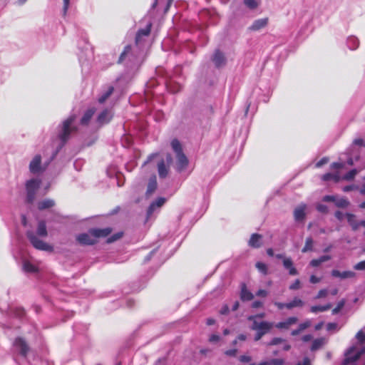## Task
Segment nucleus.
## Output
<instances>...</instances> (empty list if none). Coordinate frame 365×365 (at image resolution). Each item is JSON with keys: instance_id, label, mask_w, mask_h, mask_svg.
I'll use <instances>...</instances> for the list:
<instances>
[{"instance_id": "4", "label": "nucleus", "mask_w": 365, "mask_h": 365, "mask_svg": "<svg viewBox=\"0 0 365 365\" xmlns=\"http://www.w3.org/2000/svg\"><path fill=\"white\" fill-rule=\"evenodd\" d=\"M365 355V347L359 351L356 347H351L346 353L345 358L342 361V365L352 364L356 361L361 355Z\"/></svg>"}, {"instance_id": "39", "label": "nucleus", "mask_w": 365, "mask_h": 365, "mask_svg": "<svg viewBox=\"0 0 365 365\" xmlns=\"http://www.w3.org/2000/svg\"><path fill=\"white\" fill-rule=\"evenodd\" d=\"M356 338L361 344L365 343V329L358 331L356 335Z\"/></svg>"}, {"instance_id": "17", "label": "nucleus", "mask_w": 365, "mask_h": 365, "mask_svg": "<svg viewBox=\"0 0 365 365\" xmlns=\"http://www.w3.org/2000/svg\"><path fill=\"white\" fill-rule=\"evenodd\" d=\"M283 266L284 267L289 271V274L290 275H297L298 274V271L294 267L293 262L290 257L284 258L283 259Z\"/></svg>"}, {"instance_id": "32", "label": "nucleus", "mask_w": 365, "mask_h": 365, "mask_svg": "<svg viewBox=\"0 0 365 365\" xmlns=\"http://www.w3.org/2000/svg\"><path fill=\"white\" fill-rule=\"evenodd\" d=\"M349 201L345 197H336L335 205L340 208H346L349 205Z\"/></svg>"}, {"instance_id": "14", "label": "nucleus", "mask_w": 365, "mask_h": 365, "mask_svg": "<svg viewBox=\"0 0 365 365\" xmlns=\"http://www.w3.org/2000/svg\"><path fill=\"white\" fill-rule=\"evenodd\" d=\"M268 24V18L259 19L255 20L249 27V30L257 31L267 26Z\"/></svg>"}, {"instance_id": "24", "label": "nucleus", "mask_w": 365, "mask_h": 365, "mask_svg": "<svg viewBox=\"0 0 365 365\" xmlns=\"http://www.w3.org/2000/svg\"><path fill=\"white\" fill-rule=\"evenodd\" d=\"M331 257L330 255H323L318 259H314L311 260L309 264L314 267H319L322 263L331 259Z\"/></svg>"}, {"instance_id": "60", "label": "nucleus", "mask_w": 365, "mask_h": 365, "mask_svg": "<svg viewBox=\"0 0 365 365\" xmlns=\"http://www.w3.org/2000/svg\"><path fill=\"white\" fill-rule=\"evenodd\" d=\"M209 340L211 342H217L220 340V336L217 334H212L210 336Z\"/></svg>"}, {"instance_id": "9", "label": "nucleus", "mask_w": 365, "mask_h": 365, "mask_svg": "<svg viewBox=\"0 0 365 365\" xmlns=\"http://www.w3.org/2000/svg\"><path fill=\"white\" fill-rule=\"evenodd\" d=\"M346 217L347 218V221L349 225L351 227L354 231L357 230L360 226H363L365 227V220H361L358 222L356 220V215L351 213H346Z\"/></svg>"}, {"instance_id": "46", "label": "nucleus", "mask_w": 365, "mask_h": 365, "mask_svg": "<svg viewBox=\"0 0 365 365\" xmlns=\"http://www.w3.org/2000/svg\"><path fill=\"white\" fill-rule=\"evenodd\" d=\"M331 179H334L335 181H338L339 180L338 176L330 174V173L324 174L322 176V180H323L327 181V180H329Z\"/></svg>"}, {"instance_id": "37", "label": "nucleus", "mask_w": 365, "mask_h": 365, "mask_svg": "<svg viewBox=\"0 0 365 365\" xmlns=\"http://www.w3.org/2000/svg\"><path fill=\"white\" fill-rule=\"evenodd\" d=\"M324 344V339H317L314 340L312 344L311 350L315 351L318 349H319Z\"/></svg>"}, {"instance_id": "43", "label": "nucleus", "mask_w": 365, "mask_h": 365, "mask_svg": "<svg viewBox=\"0 0 365 365\" xmlns=\"http://www.w3.org/2000/svg\"><path fill=\"white\" fill-rule=\"evenodd\" d=\"M349 46L351 49H356L359 46V41L355 37H351L348 41Z\"/></svg>"}, {"instance_id": "51", "label": "nucleus", "mask_w": 365, "mask_h": 365, "mask_svg": "<svg viewBox=\"0 0 365 365\" xmlns=\"http://www.w3.org/2000/svg\"><path fill=\"white\" fill-rule=\"evenodd\" d=\"M327 294H328L327 289H321L318 292V294H317V295L316 297V299H320V298L325 297H327Z\"/></svg>"}, {"instance_id": "52", "label": "nucleus", "mask_w": 365, "mask_h": 365, "mask_svg": "<svg viewBox=\"0 0 365 365\" xmlns=\"http://www.w3.org/2000/svg\"><path fill=\"white\" fill-rule=\"evenodd\" d=\"M317 209L318 211L323 212V213H326L328 211V208H327V205H323V204H319L317 206Z\"/></svg>"}, {"instance_id": "28", "label": "nucleus", "mask_w": 365, "mask_h": 365, "mask_svg": "<svg viewBox=\"0 0 365 365\" xmlns=\"http://www.w3.org/2000/svg\"><path fill=\"white\" fill-rule=\"evenodd\" d=\"M240 297L243 301H250L254 298V295L244 285L241 290Z\"/></svg>"}, {"instance_id": "40", "label": "nucleus", "mask_w": 365, "mask_h": 365, "mask_svg": "<svg viewBox=\"0 0 365 365\" xmlns=\"http://www.w3.org/2000/svg\"><path fill=\"white\" fill-rule=\"evenodd\" d=\"M255 266H256L257 269L262 274H267V267L264 263L258 262L256 263Z\"/></svg>"}, {"instance_id": "23", "label": "nucleus", "mask_w": 365, "mask_h": 365, "mask_svg": "<svg viewBox=\"0 0 365 365\" xmlns=\"http://www.w3.org/2000/svg\"><path fill=\"white\" fill-rule=\"evenodd\" d=\"M55 202L51 199H45L38 203V209L43 210L53 207Z\"/></svg>"}, {"instance_id": "12", "label": "nucleus", "mask_w": 365, "mask_h": 365, "mask_svg": "<svg viewBox=\"0 0 365 365\" xmlns=\"http://www.w3.org/2000/svg\"><path fill=\"white\" fill-rule=\"evenodd\" d=\"M298 322L296 317H291L283 322L277 323L274 327L280 329H288L291 326L295 324Z\"/></svg>"}, {"instance_id": "5", "label": "nucleus", "mask_w": 365, "mask_h": 365, "mask_svg": "<svg viewBox=\"0 0 365 365\" xmlns=\"http://www.w3.org/2000/svg\"><path fill=\"white\" fill-rule=\"evenodd\" d=\"M40 186V180L37 179H31L26 182V200L29 203H32L36 197V192Z\"/></svg>"}, {"instance_id": "1", "label": "nucleus", "mask_w": 365, "mask_h": 365, "mask_svg": "<svg viewBox=\"0 0 365 365\" xmlns=\"http://www.w3.org/2000/svg\"><path fill=\"white\" fill-rule=\"evenodd\" d=\"M171 147L175 153L177 159V170L180 172L184 170L188 165V159L182 152V145L179 140L174 139L171 142Z\"/></svg>"}, {"instance_id": "6", "label": "nucleus", "mask_w": 365, "mask_h": 365, "mask_svg": "<svg viewBox=\"0 0 365 365\" xmlns=\"http://www.w3.org/2000/svg\"><path fill=\"white\" fill-rule=\"evenodd\" d=\"M274 324L272 322L262 321L257 322L254 321L251 326V329L255 331H258L259 333H263V335L269 333L270 330L272 329Z\"/></svg>"}, {"instance_id": "19", "label": "nucleus", "mask_w": 365, "mask_h": 365, "mask_svg": "<svg viewBox=\"0 0 365 365\" xmlns=\"http://www.w3.org/2000/svg\"><path fill=\"white\" fill-rule=\"evenodd\" d=\"M112 118V113L111 111L109 110H104L103 112H101L99 115L98 116V122L100 124H105L110 121V120Z\"/></svg>"}, {"instance_id": "48", "label": "nucleus", "mask_w": 365, "mask_h": 365, "mask_svg": "<svg viewBox=\"0 0 365 365\" xmlns=\"http://www.w3.org/2000/svg\"><path fill=\"white\" fill-rule=\"evenodd\" d=\"M354 268L356 270H365V260L356 264Z\"/></svg>"}, {"instance_id": "44", "label": "nucleus", "mask_w": 365, "mask_h": 365, "mask_svg": "<svg viewBox=\"0 0 365 365\" xmlns=\"http://www.w3.org/2000/svg\"><path fill=\"white\" fill-rule=\"evenodd\" d=\"M285 340L280 337H274L267 344V346H274L284 342Z\"/></svg>"}, {"instance_id": "61", "label": "nucleus", "mask_w": 365, "mask_h": 365, "mask_svg": "<svg viewBox=\"0 0 365 365\" xmlns=\"http://www.w3.org/2000/svg\"><path fill=\"white\" fill-rule=\"evenodd\" d=\"M334 215L339 220H343L344 214L341 211H336Z\"/></svg>"}, {"instance_id": "64", "label": "nucleus", "mask_w": 365, "mask_h": 365, "mask_svg": "<svg viewBox=\"0 0 365 365\" xmlns=\"http://www.w3.org/2000/svg\"><path fill=\"white\" fill-rule=\"evenodd\" d=\"M297 365H310V361L308 358H305L302 363H298Z\"/></svg>"}, {"instance_id": "59", "label": "nucleus", "mask_w": 365, "mask_h": 365, "mask_svg": "<svg viewBox=\"0 0 365 365\" xmlns=\"http://www.w3.org/2000/svg\"><path fill=\"white\" fill-rule=\"evenodd\" d=\"M256 295L257 297H264L267 295V292L264 289H259Z\"/></svg>"}, {"instance_id": "33", "label": "nucleus", "mask_w": 365, "mask_h": 365, "mask_svg": "<svg viewBox=\"0 0 365 365\" xmlns=\"http://www.w3.org/2000/svg\"><path fill=\"white\" fill-rule=\"evenodd\" d=\"M132 48L130 46H126L123 51V53L120 54L119 57L118 62L121 63L124 59H125L127 57H130L132 56L131 53Z\"/></svg>"}, {"instance_id": "15", "label": "nucleus", "mask_w": 365, "mask_h": 365, "mask_svg": "<svg viewBox=\"0 0 365 365\" xmlns=\"http://www.w3.org/2000/svg\"><path fill=\"white\" fill-rule=\"evenodd\" d=\"M212 60L217 68L223 66L226 63L225 56L218 50L215 51Z\"/></svg>"}, {"instance_id": "30", "label": "nucleus", "mask_w": 365, "mask_h": 365, "mask_svg": "<svg viewBox=\"0 0 365 365\" xmlns=\"http://www.w3.org/2000/svg\"><path fill=\"white\" fill-rule=\"evenodd\" d=\"M158 174L160 178H165L168 173V169L166 168L163 160L158 165Z\"/></svg>"}, {"instance_id": "63", "label": "nucleus", "mask_w": 365, "mask_h": 365, "mask_svg": "<svg viewBox=\"0 0 365 365\" xmlns=\"http://www.w3.org/2000/svg\"><path fill=\"white\" fill-rule=\"evenodd\" d=\"M229 312V307L225 305L220 310L221 314H227Z\"/></svg>"}, {"instance_id": "50", "label": "nucleus", "mask_w": 365, "mask_h": 365, "mask_svg": "<svg viewBox=\"0 0 365 365\" xmlns=\"http://www.w3.org/2000/svg\"><path fill=\"white\" fill-rule=\"evenodd\" d=\"M336 197V195H325L322 200L324 202H334L335 203Z\"/></svg>"}, {"instance_id": "18", "label": "nucleus", "mask_w": 365, "mask_h": 365, "mask_svg": "<svg viewBox=\"0 0 365 365\" xmlns=\"http://www.w3.org/2000/svg\"><path fill=\"white\" fill-rule=\"evenodd\" d=\"M150 28L151 24H149L145 29L138 31L135 37V43L137 46L140 44L143 37L148 36L149 35L150 32Z\"/></svg>"}, {"instance_id": "11", "label": "nucleus", "mask_w": 365, "mask_h": 365, "mask_svg": "<svg viewBox=\"0 0 365 365\" xmlns=\"http://www.w3.org/2000/svg\"><path fill=\"white\" fill-rule=\"evenodd\" d=\"M165 202V199L164 197H159L155 201L153 202L147 211L148 217H150L155 211L161 207Z\"/></svg>"}, {"instance_id": "38", "label": "nucleus", "mask_w": 365, "mask_h": 365, "mask_svg": "<svg viewBox=\"0 0 365 365\" xmlns=\"http://www.w3.org/2000/svg\"><path fill=\"white\" fill-rule=\"evenodd\" d=\"M244 4L250 9H255L259 5L258 1L256 0H244Z\"/></svg>"}, {"instance_id": "57", "label": "nucleus", "mask_w": 365, "mask_h": 365, "mask_svg": "<svg viewBox=\"0 0 365 365\" xmlns=\"http://www.w3.org/2000/svg\"><path fill=\"white\" fill-rule=\"evenodd\" d=\"M274 304L279 309H282L284 308H287V303H282V302H275L274 303Z\"/></svg>"}, {"instance_id": "55", "label": "nucleus", "mask_w": 365, "mask_h": 365, "mask_svg": "<svg viewBox=\"0 0 365 365\" xmlns=\"http://www.w3.org/2000/svg\"><path fill=\"white\" fill-rule=\"evenodd\" d=\"M358 189V186L356 185H347L343 187V191L349 192L353 190Z\"/></svg>"}, {"instance_id": "22", "label": "nucleus", "mask_w": 365, "mask_h": 365, "mask_svg": "<svg viewBox=\"0 0 365 365\" xmlns=\"http://www.w3.org/2000/svg\"><path fill=\"white\" fill-rule=\"evenodd\" d=\"M261 240L262 235L258 234H252L249 240V245L255 248H258L262 245Z\"/></svg>"}, {"instance_id": "8", "label": "nucleus", "mask_w": 365, "mask_h": 365, "mask_svg": "<svg viewBox=\"0 0 365 365\" xmlns=\"http://www.w3.org/2000/svg\"><path fill=\"white\" fill-rule=\"evenodd\" d=\"M14 346L15 349L18 351L19 354L23 356H26L29 351V346L27 343L24 339L20 337L16 339L14 343Z\"/></svg>"}, {"instance_id": "7", "label": "nucleus", "mask_w": 365, "mask_h": 365, "mask_svg": "<svg viewBox=\"0 0 365 365\" xmlns=\"http://www.w3.org/2000/svg\"><path fill=\"white\" fill-rule=\"evenodd\" d=\"M46 167L41 165V157L40 155H36L34 157L29 164V170L34 174L43 172Z\"/></svg>"}, {"instance_id": "26", "label": "nucleus", "mask_w": 365, "mask_h": 365, "mask_svg": "<svg viewBox=\"0 0 365 365\" xmlns=\"http://www.w3.org/2000/svg\"><path fill=\"white\" fill-rule=\"evenodd\" d=\"M156 188H157V181H156L155 176H154L153 178H150L149 180L146 195L148 196L152 195L155 192Z\"/></svg>"}, {"instance_id": "54", "label": "nucleus", "mask_w": 365, "mask_h": 365, "mask_svg": "<svg viewBox=\"0 0 365 365\" xmlns=\"http://www.w3.org/2000/svg\"><path fill=\"white\" fill-rule=\"evenodd\" d=\"M309 281L312 284H317L319 283L321 281L320 277H317L315 275H312L309 278Z\"/></svg>"}, {"instance_id": "31", "label": "nucleus", "mask_w": 365, "mask_h": 365, "mask_svg": "<svg viewBox=\"0 0 365 365\" xmlns=\"http://www.w3.org/2000/svg\"><path fill=\"white\" fill-rule=\"evenodd\" d=\"M113 91H114L113 87L109 86L108 88L107 91H106L104 93H103L101 95V96L98 98V102L100 103H104L110 96V95L113 93Z\"/></svg>"}, {"instance_id": "34", "label": "nucleus", "mask_w": 365, "mask_h": 365, "mask_svg": "<svg viewBox=\"0 0 365 365\" xmlns=\"http://www.w3.org/2000/svg\"><path fill=\"white\" fill-rule=\"evenodd\" d=\"M23 269L26 272L34 273L37 272V267L30 262L25 261L23 264Z\"/></svg>"}, {"instance_id": "53", "label": "nucleus", "mask_w": 365, "mask_h": 365, "mask_svg": "<svg viewBox=\"0 0 365 365\" xmlns=\"http://www.w3.org/2000/svg\"><path fill=\"white\" fill-rule=\"evenodd\" d=\"M63 14L66 15L67 11L68 9V7H69L70 0H63Z\"/></svg>"}, {"instance_id": "27", "label": "nucleus", "mask_w": 365, "mask_h": 365, "mask_svg": "<svg viewBox=\"0 0 365 365\" xmlns=\"http://www.w3.org/2000/svg\"><path fill=\"white\" fill-rule=\"evenodd\" d=\"M36 233L40 237H46L48 235L46 222L41 220L38 224Z\"/></svg>"}, {"instance_id": "29", "label": "nucleus", "mask_w": 365, "mask_h": 365, "mask_svg": "<svg viewBox=\"0 0 365 365\" xmlns=\"http://www.w3.org/2000/svg\"><path fill=\"white\" fill-rule=\"evenodd\" d=\"M311 326V322L309 321H307L305 322L301 323L297 329L292 330L291 334L292 336L298 335L301 331L306 329L307 328Z\"/></svg>"}, {"instance_id": "35", "label": "nucleus", "mask_w": 365, "mask_h": 365, "mask_svg": "<svg viewBox=\"0 0 365 365\" xmlns=\"http://www.w3.org/2000/svg\"><path fill=\"white\" fill-rule=\"evenodd\" d=\"M314 241L312 237H307L305 241L304 247L302 248V252L303 253L312 251L313 250Z\"/></svg>"}, {"instance_id": "21", "label": "nucleus", "mask_w": 365, "mask_h": 365, "mask_svg": "<svg viewBox=\"0 0 365 365\" xmlns=\"http://www.w3.org/2000/svg\"><path fill=\"white\" fill-rule=\"evenodd\" d=\"M96 112V109L94 108H88L83 115V117L81 119V124L83 125H86L91 120V118L93 117V114Z\"/></svg>"}, {"instance_id": "10", "label": "nucleus", "mask_w": 365, "mask_h": 365, "mask_svg": "<svg viewBox=\"0 0 365 365\" xmlns=\"http://www.w3.org/2000/svg\"><path fill=\"white\" fill-rule=\"evenodd\" d=\"M78 242L81 245H93L96 242V240L93 235L89 233L81 234L77 237Z\"/></svg>"}, {"instance_id": "42", "label": "nucleus", "mask_w": 365, "mask_h": 365, "mask_svg": "<svg viewBox=\"0 0 365 365\" xmlns=\"http://www.w3.org/2000/svg\"><path fill=\"white\" fill-rule=\"evenodd\" d=\"M358 173L357 170L353 169L350 170L349 173H347L344 177L343 179L346 180H351L354 179V178L356 176V175Z\"/></svg>"}, {"instance_id": "2", "label": "nucleus", "mask_w": 365, "mask_h": 365, "mask_svg": "<svg viewBox=\"0 0 365 365\" xmlns=\"http://www.w3.org/2000/svg\"><path fill=\"white\" fill-rule=\"evenodd\" d=\"M76 116L72 115L63 122L62 126L58 133V138L64 144L69 138L70 134L76 130V128L73 125Z\"/></svg>"}, {"instance_id": "3", "label": "nucleus", "mask_w": 365, "mask_h": 365, "mask_svg": "<svg viewBox=\"0 0 365 365\" xmlns=\"http://www.w3.org/2000/svg\"><path fill=\"white\" fill-rule=\"evenodd\" d=\"M27 237L29 238L31 245L37 250L52 252L53 248L51 245L46 243L41 240H39L33 232L29 231L26 233Z\"/></svg>"}, {"instance_id": "41", "label": "nucleus", "mask_w": 365, "mask_h": 365, "mask_svg": "<svg viewBox=\"0 0 365 365\" xmlns=\"http://www.w3.org/2000/svg\"><path fill=\"white\" fill-rule=\"evenodd\" d=\"M262 363H266L267 365H283L284 361L282 359H274L270 361H262Z\"/></svg>"}, {"instance_id": "62", "label": "nucleus", "mask_w": 365, "mask_h": 365, "mask_svg": "<svg viewBox=\"0 0 365 365\" xmlns=\"http://www.w3.org/2000/svg\"><path fill=\"white\" fill-rule=\"evenodd\" d=\"M328 162V160L327 158H322L319 162L317 163V167H321L324 164L327 163Z\"/></svg>"}, {"instance_id": "16", "label": "nucleus", "mask_w": 365, "mask_h": 365, "mask_svg": "<svg viewBox=\"0 0 365 365\" xmlns=\"http://www.w3.org/2000/svg\"><path fill=\"white\" fill-rule=\"evenodd\" d=\"M331 276L334 277H339L341 279H347V278H352L356 276V273L353 271H344L340 272L337 269H333L331 272Z\"/></svg>"}, {"instance_id": "20", "label": "nucleus", "mask_w": 365, "mask_h": 365, "mask_svg": "<svg viewBox=\"0 0 365 365\" xmlns=\"http://www.w3.org/2000/svg\"><path fill=\"white\" fill-rule=\"evenodd\" d=\"M90 232L95 237L96 240L98 237H104L108 236L111 232V229H93L90 230Z\"/></svg>"}, {"instance_id": "13", "label": "nucleus", "mask_w": 365, "mask_h": 365, "mask_svg": "<svg viewBox=\"0 0 365 365\" xmlns=\"http://www.w3.org/2000/svg\"><path fill=\"white\" fill-rule=\"evenodd\" d=\"M307 205L305 204H300L295 207L294 210V218L295 221H302L305 217V210Z\"/></svg>"}, {"instance_id": "49", "label": "nucleus", "mask_w": 365, "mask_h": 365, "mask_svg": "<svg viewBox=\"0 0 365 365\" xmlns=\"http://www.w3.org/2000/svg\"><path fill=\"white\" fill-rule=\"evenodd\" d=\"M264 316H265L264 313H261V314H256V315L250 316V317H248L247 319L249 321L252 322V323H253L254 321H257L256 320L257 318H264Z\"/></svg>"}, {"instance_id": "58", "label": "nucleus", "mask_w": 365, "mask_h": 365, "mask_svg": "<svg viewBox=\"0 0 365 365\" xmlns=\"http://www.w3.org/2000/svg\"><path fill=\"white\" fill-rule=\"evenodd\" d=\"M240 360L242 362H250L252 360V358L250 356L242 355L240 357Z\"/></svg>"}, {"instance_id": "45", "label": "nucleus", "mask_w": 365, "mask_h": 365, "mask_svg": "<svg viewBox=\"0 0 365 365\" xmlns=\"http://www.w3.org/2000/svg\"><path fill=\"white\" fill-rule=\"evenodd\" d=\"M345 300L342 299L337 304V306L332 310L333 314H336L344 306Z\"/></svg>"}, {"instance_id": "56", "label": "nucleus", "mask_w": 365, "mask_h": 365, "mask_svg": "<svg viewBox=\"0 0 365 365\" xmlns=\"http://www.w3.org/2000/svg\"><path fill=\"white\" fill-rule=\"evenodd\" d=\"M237 352V350L235 349L227 350L225 354L230 356H235Z\"/></svg>"}, {"instance_id": "36", "label": "nucleus", "mask_w": 365, "mask_h": 365, "mask_svg": "<svg viewBox=\"0 0 365 365\" xmlns=\"http://www.w3.org/2000/svg\"><path fill=\"white\" fill-rule=\"evenodd\" d=\"M331 307V304H327L324 305V306H313V307H311L310 310L313 313H317V312H319L327 311V310L329 309Z\"/></svg>"}, {"instance_id": "25", "label": "nucleus", "mask_w": 365, "mask_h": 365, "mask_svg": "<svg viewBox=\"0 0 365 365\" xmlns=\"http://www.w3.org/2000/svg\"><path fill=\"white\" fill-rule=\"evenodd\" d=\"M304 305V302L298 297H294L291 302H287V309H292L294 307H302Z\"/></svg>"}, {"instance_id": "47", "label": "nucleus", "mask_w": 365, "mask_h": 365, "mask_svg": "<svg viewBox=\"0 0 365 365\" xmlns=\"http://www.w3.org/2000/svg\"><path fill=\"white\" fill-rule=\"evenodd\" d=\"M300 288V281L299 279H296L290 286L289 289L291 290H297Z\"/></svg>"}]
</instances>
